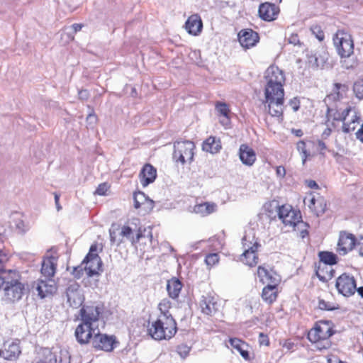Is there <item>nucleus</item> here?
I'll return each instance as SVG.
<instances>
[{
  "label": "nucleus",
  "mask_w": 363,
  "mask_h": 363,
  "mask_svg": "<svg viewBox=\"0 0 363 363\" xmlns=\"http://www.w3.org/2000/svg\"><path fill=\"white\" fill-rule=\"evenodd\" d=\"M80 274H77L74 279H70L67 280V287L66 289V293L67 292H81L80 291V286L79 284L76 281V279H80Z\"/></svg>",
  "instance_id": "nucleus-41"
},
{
  "label": "nucleus",
  "mask_w": 363,
  "mask_h": 363,
  "mask_svg": "<svg viewBox=\"0 0 363 363\" xmlns=\"http://www.w3.org/2000/svg\"><path fill=\"white\" fill-rule=\"evenodd\" d=\"M307 185L308 187L311 188V189H317L318 188V184L317 183L313 181V180H310V181H308L307 182Z\"/></svg>",
  "instance_id": "nucleus-64"
},
{
  "label": "nucleus",
  "mask_w": 363,
  "mask_h": 363,
  "mask_svg": "<svg viewBox=\"0 0 363 363\" xmlns=\"http://www.w3.org/2000/svg\"><path fill=\"white\" fill-rule=\"evenodd\" d=\"M264 78L266 84L284 86L285 76L284 72L277 66H269L265 71Z\"/></svg>",
  "instance_id": "nucleus-18"
},
{
  "label": "nucleus",
  "mask_w": 363,
  "mask_h": 363,
  "mask_svg": "<svg viewBox=\"0 0 363 363\" xmlns=\"http://www.w3.org/2000/svg\"><path fill=\"white\" fill-rule=\"evenodd\" d=\"M318 256L320 262L324 264L333 265L337 263V257L333 252L328 251L320 252Z\"/></svg>",
  "instance_id": "nucleus-37"
},
{
  "label": "nucleus",
  "mask_w": 363,
  "mask_h": 363,
  "mask_svg": "<svg viewBox=\"0 0 363 363\" xmlns=\"http://www.w3.org/2000/svg\"><path fill=\"white\" fill-rule=\"evenodd\" d=\"M218 209V206L213 202H203L196 203L193 208V212L202 216H207Z\"/></svg>",
  "instance_id": "nucleus-31"
},
{
  "label": "nucleus",
  "mask_w": 363,
  "mask_h": 363,
  "mask_svg": "<svg viewBox=\"0 0 363 363\" xmlns=\"http://www.w3.org/2000/svg\"><path fill=\"white\" fill-rule=\"evenodd\" d=\"M177 332V324L172 315H157L148 328V334L155 340H169Z\"/></svg>",
  "instance_id": "nucleus-2"
},
{
  "label": "nucleus",
  "mask_w": 363,
  "mask_h": 363,
  "mask_svg": "<svg viewBox=\"0 0 363 363\" xmlns=\"http://www.w3.org/2000/svg\"><path fill=\"white\" fill-rule=\"evenodd\" d=\"M118 343L115 335L101 333L99 330L91 341L92 347L95 350L106 352H112L118 346Z\"/></svg>",
  "instance_id": "nucleus-9"
},
{
  "label": "nucleus",
  "mask_w": 363,
  "mask_h": 363,
  "mask_svg": "<svg viewBox=\"0 0 363 363\" xmlns=\"http://www.w3.org/2000/svg\"><path fill=\"white\" fill-rule=\"evenodd\" d=\"M258 33L252 29H243L238 33V40L241 46L245 49L254 47L259 42Z\"/></svg>",
  "instance_id": "nucleus-20"
},
{
  "label": "nucleus",
  "mask_w": 363,
  "mask_h": 363,
  "mask_svg": "<svg viewBox=\"0 0 363 363\" xmlns=\"http://www.w3.org/2000/svg\"><path fill=\"white\" fill-rule=\"evenodd\" d=\"M329 55L323 50L308 56V60L309 65L315 69H325L328 67V60Z\"/></svg>",
  "instance_id": "nucleus-25"
},
{
  "label": "nucleus",
  "mask_w": 363,
  "mask_h": 363,
  "mask_svg": "<svg viewBox=\"0 0 363 363\" xmlns=\"http://www.w3.org/2000/svg\"><path fill=\"white\" fill-rule=\"evenodd\" d=\"M354 249L358 252L360 256H363V237H361L355 242Z\"/></svg>",
  "instance_id": "nucleus-53"
},
{
  "label": "nucleus",
  "mask_w": 363,
  "mask_h": 363,
  "mask_svg": "<svg viewBox=\"0 0 363 363\" xmlns=\"http://www.w3.org/2000/svg\"><path fill=\"white\" fill-rule=\"evenodd\" d=\"M4 299L9 303H14L21 299L24 294L25 284L18 279H12L10 281H5L4 283Z\"/></svg>",
  "instance_id": "nucleus-11"
},
{
  "label": "nucleus",
  "mask_w": 363,
  "mask_h": 363,
  "mask_svg": "<svg viewBox=\"0 0 363 363\" xmlns=\"http://www.w3.org/2000/svg\"><path fill=\"white\" fill-rule=\"evenodd\" d=\"M278 216L285 226L293 227L301 218L300 212L291 206H281L278 209Z\"/></svg>",
  "instance_id": "nucleus-15"
},
{
  "label": "nucleus",
  "mask_w": 363,
  "mask_h": 363,
  "mask_svg": "<svg viewBox=\"0 0 363 363\" xmlns=\"http://www.w3.org/2000/svg\"><path fill=\"white\" fill-rule=\"evenodd\" d=\"M59 255L54 248L48 250L43 259L40 272H56L58 270Z\"/></svg>",
  "instance_id": "nucleus-16"
},
{
  "label": "nucleus",
  "mask_w": 363,
  "mask_h": 363,
  "mask_svg": "<svg viewBox=\"0 0 363 363\" xmlns=\"http://www.w3.org/2000/svg\"><path fill=\"white\" fill-rule=\"evenodd\" d=\"M289 105L294 111H296L299 108L300 101L297 98L295 97L290 100Z\"/></svg>",
  "instance_id": "nucleus-56"
},
{
  "label": "nucleus",
  "mask_w": 363,
  "mask_h": 363,
  "mask_svg": "<svg viewBox=\"0 0 363 363\" xmlns=\"http://www.w3.org/2000/svg\"><path fill=\"white\" fill-rule=\"evenodd\" d=\"M318 307L321 310H326V311H333V310L337 308L335 303H330L328 301H325V300H323V299L319 300Z\"/></svg>",
  "instance_id": "nucleus-48"
},
{
  "label": "nucleus",
  "mask_w": 363,
  "mask_h": 363,
  "mask_svg": "<svg viewBox=\"0 0 363 363\" xmlns=\"http://www.w3.org/2000/svg\"><path fill=\"white\" fill-rule=\"evenodd\" d=\"M335 121L342 122V130L349 133L355 130L360 123V113L355 107L347 106L343 110L337 111L333 116Z\"/></svg>",
  "instance_id": "nucleus-6"
},
{
  "label": "nucleus",
  "mask_w": 363,
  "mask_h": 363,
  "mask_svg": "<svg viewBox=\"0 0 363 363\" xmlns=\"http://www.w3.org/2000/svg\"><path fill=\"white\" fill-rule=\"evenodd\" d=\"M279 293V291L278 289L269 288V286H264L262 289L261 297L263 301H264L266 303L272 305L277 301Z\"/></svg>",
  "instance_id": "nucleus-34"
},
{
  "label": "nucleus",
  "mask_w": 363,
  "mask_h": 363,
  "mask_svg": "<svg viewBox=\"0 0 363 363\" xmlns=\"http://www.w3.org/2000/svg\"><path fill=\"white\" fill-rule=\"evenodd\" d=\"M333 274H328V279H327V278H325V277H324L323 276H322V275H321L320 274H319V273L315 274V276H316V277H318L320 281H323V282H325V281H328V279H330L332 278Z\"/></svg>",
  "instance_id": "nucleus-62"
},
{
  "label": "nucleus",
  "mask_w": 363,
  "mask_h": 363,
  "mask_svg": "<svg viewBox=\"0 0 363 363\" xmlns=\"http://www.w3.org/2000/svg\"><path fill=\"white\" fill-rule=\"evenodd\" d=\"M182 288V284L179 279L172 278L167 281V289L169 296L172 298H177Z\"/></svg>",
  "instance_id": "nucleus-35"
},
{
  "label": "nucleus",
  "mask_w": 363,
  "mask_h": 363,
  "mask_svg": "<svg viewBox=\"0 0 363 363\" xmlns=\"http://www.w3.org/2000/svg\"><path fill=\"white\" fill-rule=\"evenodd\" d=\"M171 307L172 303L168 299L164 298L158 304V309L160 311V313L158 315H172L169 312Z\"/></svg>",
  "instance_id": "nucleus-42"
},
{
  "label": "nucleus",
  "mask_w": 363,
  "mask_h": 363,
  "mask_svg": "<svg viewBox=\"0 0 363 363\" xmlns=\"http://www.w3.org/2000/svg\"><path fill=\"white\" fill-rule=\"evenodd\" d=\"M335 333V325L331 320H320L309 329L306 337L315 350L323 351L331 347V337Z\"/></svg>",
  "instance_id": "nucleus-1"
},
{
  "label": "nucleus",
  "mask_w": 363,
  "mask_h": 363,
  "mask_svg": "<svg viewBox=\"0 0 363 363\" xmlns=\"http://www.w3.org/2000/svg\"><path fill=\"white\" fill-rule=\"evenodd\" d=\"M98 330V325H94L81 322L76 327L74 336L79 345H88L89 343L91 342L94 336L96 335Z\"/></svg>",
  "instance_id": "nucleus-12"
},
{
  "label": "nucleus",
  "mask_w": 363,
  "mask_h": 363,
  "mask_svg": "<svg viewBox=\"0 0 363 363\" xmlns=\"http://www.w3.org/2000/svg\"><path fill=\"white\" fill-rule=\"evenodd\" d=\"M345 91V86L341 84H335L333 92L328 96V99L339 100Z\"/></svg>",
  "instance_id": "nucleus-38"
},
{
  "label": "nucleus",
  "mask_w": 363,
  "mask_h": 363,
  "mask_svg": "<svg viewBox=\"0 0 363 363\" xmlns=\"http://www.w3.org/2000/svg\"><path fill=\"white\" fill-rule=\"evenodd\" d=\"M67 302L73 308H79L84 302V298L82 292H67L66 293Z\"/></svg>",
  "instance_id": "nucleus-36"
},
{
  "label": "nucleus",
  "mask_w": 363,
  "mask_h": 363,
  "mask_svg": "<svg viewBox=\"0 0 363 363\" xmlns=\"http://www.w3.org/2000/svg\"><path fill=\"white\" fill-rule=\"evenodd\" d=\"M191 350L190 347L186 344L182 343L177 346V352L182 358L186 357Z\"/></svg>",
  "instance_id": "nucleus-45"
},
{
  "label": "nucleus",
  "mask_w": 363,
  "mask_h": 363,
  "mask_svg": "<svg viewBox=\"0 0 363 363\" xmlns=\"http://www.w3.org/2000/svg\"><path fill=\"white\" fill-rule=\"evenodd\" d=\"M277 174L280 177H284L286 174L285 168L282 166H279L277 167Z\"/></svg>",
  "instance_id": "nucleus-58"
},
{
  "label": "nucleus",
  "mask_w": 363,
  "mask_h": 363,
  "mask_svg": "<svg viewBox=\"0 0 363 363\" xmlns=\"http://www.w3.org/2000/svg\"><path fill=\"white\" fill-rule=\"evenodd\" d=\"M82 27H83V25L80 24V23H74L72 26V28L74 30V33L79 31L82 28Z\"/></svg>",
  "instance_id": "nucleus-63"
},
{
  "label": "nucleus",
  "mask_w": 363,
  "mask_h": 363,
  "mask_svg": "<svg viewBox=\"0 0 363 363\" xmlns=\"http://www.w3.org/2000/svg\"><path fill=\"white\" fill-rule=\"evenodd\" d=\"M311 32L313 34L318 38L319 40H323L324 39V33L320 29V27L318 26H314L311 28Z\"/></svg>",
  "instance_id": "nucleus-51"
},
{
  "label": "nucleus",
  "mask_w": 363,
  "mask_h": 363,
  "mask_svg": "<svg viewBox=\"0 0 363 363\" xmlns=\"http://www.w3.org/2000/svg\"><path fill=\"white\" fill-rule=\"evenodd\" d=\"M120 235L130 240L135 244L144 235L140 227V220L138 218H133L121 227Z\"/></svg>",
  "instance_id": "nucleus-13"
},
{
  "label": "nucleus",
  "mask_w": 363,
  "mask_h": 363,
  "mask_svg": "<svg viewBox=\"0 0 363 363\" xmlns=\"http://www.w3.org/2000/svg\"><path fill=\"white\" fill-rule=\"evenodd\" d=\"M55 274H43L38 280L36 290L40 298L52 296L58 289V281L55 277Z\"/></svg>",
  "instance_id": "nucleus-7"
},
{
  "label": "nucleus",
  "mask_w": 363,
  "mask_h": 363,
  "mask_svg": "<svg viewBox=\"0 0 363 363\" xmlns=\"http://www.w3.org/2000/svg\"><path fill=\"white\" fill-rule=\"evenodd\" d=\"M21 353L19 342L6 341L0 350V357L6 360H16Z\"/></svg>",
  "instance_id": "nucleus-19"
},
{
  "label": "nucleus",
  "mask_w": 363,
  "mask_h": 363,
  "mask_svg": "<svg viewBox=\"0 0 363 363\" xmlns=\"http://www.w3.org/2000/svg\"><path fill=\"white\" fill-rule=\"evenodd\" d=\"M335 286L344 296H350L356 291V281L348 274H341L336 280Z\"/></svg>",
  "instance_id": "nucleus-14"
},
{
  "label": "nucleus",
  "mask_w": 363,
  "mask_h": 363,
  "mask_svg": "<svg viewBox=\"0 0 363 363\" xmlns=\"http://www.w3.org/2000/svg\"><path fill=\"white\" fill-rule=\"evenodd\" d=\"M244 252L240 256V262L249 267L255 266L257 264L258 257L257 252L259 244L255 237L252 230L245 232L242 239Z\"/></svg>",
  "instance_id": "nucleus-4"
},
{
  "label": "nucleus",
  "mask_w": 363,
  "mask_h": 363,
  "mask_svg": "<svg viewBox=\"0 0 363 363\" xmlns=\"http://www.w3.org/2000/svg\"><path fill=\"white\" fill-rule=\"evenodd\" d=\"M221 143L220 139L210 136L202 144V150L211 154H216L221 150Z\"/></svg>",
  "instance_id": "nucleus-32"
},
{
  "label": "nucleus",
  "mask_w": 363,
  "mask_h": 363,
  "mask_svg": "<svg viewBox=\"0 0 363 363\" xmlns=\"http://www.w3.org/2000/svg\"><path fill=\"white\" fill-rule=\"evenodd\" d=\"M354 92L359 99H363V79L357 81L353 86Z\"/></svg>",
  "instance_id": "nucleus-47"
},
{
  "label": "nucleus",
  "mask_w": 363,
  "mask_h": 363,
  "mask_svg": "<svg viewBox=\"0 0 363 363\" xmlns=\"http://www.w3.org/2000/svg\"><path fill=\"white\" fill-rule=\"evenodd\" d=\"M185 28L189 34L197 35L201 32L203 28L202 21L198 14H194L189 17Z\"/></svg>",
  "instance_id": "nucleus-30"
},
{
  "label": "nucleus",
  "mask_w": 363,
  "mask_h": 363,
  "mask_svg": "<svg viewBox=\"0 0 363 363\" xmlns=\"http://www.w3.org/2000/svg\"><path fill=\"white\" fill-rule=\"evenodd\" d=\"M296 149L298 152L301 154L302 164H304L309 157H311L310 152H308L306 148V144L304 141L300 140L296 143Z\"/></svg>",
  "instance_id": "nucleus-39"
},
{
  "label": "nucleus",
  "mask_w": 363,
  "mask_h": 363,
  "mask_svg": "<svg viewBox=\"0 0 363 363\" xmlns=\"http://www.w3.org/2000/svg\"><path fill=\"white\" fill-rule=\"evenodd\" d=\"M157 177L156 169L151 164H145L139 174L140 182L143 187L152 183Z\"/></svg>",
  "instance_id": "nucleus-26"
},
{
  "label": "nucleus",
  "mask_w": 363,
  "mask_h": 363,
  "mask_svg": "<svg viewBox=\"0 0 363 363\" xmlns=\"http://www.w3.org/2000/svg\"><path fill=\"white\" fill-rule=\"evenodd\" d=\"M195 145L191 141H178L174 143L173 158L176 162L184 164L191 162L194 157Z\"/></svg>",
  "instance_id": "nucleus-10"
},
{
  "label": "nucleus",
  "mask_w": 363,
  "mask_h": 363,
  "mask_svg": "<svg viewBox=\"0 0 363 363\" xmlns=\"http://www.w3.org/2000/svg\"><path fill=\"white\" fill-rule=\"evenodd\" d=\"M200 306L202 313L208 315H214L218 310L216 299L211 295L203 296L201 300Z\"/></svg>",
  "instance_id": "nucleus-27"
},
{
  "label": "nucleus",
  "mask_w": 363,
  "mask_h": 363,
  "mask_svg": "<svg viewBox=\"0 0 363 363\" xmlns=\"http://www.w3.org/2000/svg\"><path fill=\"white\" fill-rule=\"evenodd\" d=\"M103 311L104 306L96 302L83 306L79 311L81 322L96 325Z\"/></svg>",
  "instance_id": "nucleus-8"
},
{
  "label": "nucleus",
  "mask_w": 363,
  "mask_h": 363,
  "mask_svg": "<svg viewBox=\"0 0 363 363\" xmlns=\"http://www.w3.org/2000/svg\"><path fill=\"white\" fill-rule=\"evenodd\" d=\"M216 110L218 113V116H226L230 115V109L225 103L218 102L216 104Z\"/></svg>",
  "instance_id": "nucleus-44"
},
{
  "label": "nucleus",
  "mask_w": 363,
  "mask_h": 363,
  "mask_svg": "<svg viewBox=\"0 0 363 363\" xmlns=\"http://www.w3.org/2000/svg\"><path fill=\"white\" fill-rule=\"evenodd\" d=\"M355 238L352 234L347 233H341L337 243V251L341 255H345L353 248L355 245Z\"/></svg>",
  "instance_id": "nucleus-23"
},
{
  "label": "nucleus",
  "mask_w": 363,
  "mask_h": 363,
  "mask_svg": "<svg viewBox=\"0 0 363 363\" xmlns=\"http://www.w3.org/2000/svg\"><path fill=\"white\" fill-rule=\"evenodd\" d=\"M101 267L102 262L99 256L89 257L86 255L81 266L74 268V272H80L82 268H84L86 272H99V271L101 270Z\"/></svg>",
  "instance_id": "nucleus-22"
},
{
  "label": "nucleus",
  "mask_w": 363,
  "mask_h": 363,
  "mask_svg": "<svg viewBox=\"0 0 363 363\" xmlns=\"http://www.w3.org/2000/svg\"><path fill=\"white\" fill-rule=\"evenodd\" d=\"M264 96L269 113L273 117L281 118L284 102V86L266 84Z\"/></svg>",
  "instance_id": "nucleus-3"
},
{
  "label": "nucleus",
  "mask_w": 363,
  "mask_h": 363,
  "mask_svg": "<svg viewBox=\"0 0 363 363\" xmlns=\"http://www.w3.org/2000/svg\"><path fill=\"white\" fill-rule=\"evenodd\" d=\"M260 281L265 285L264 286L278 289L281 277L279 274H260Z\"/></svg>",
  "instance_id": "nucleus-33"
},
{
  "label": "nucleus",
  "mask_w": 363,
  "mask_h": 363,
  "mask_svg": "<svg viewBox=\"0 0 363 363\" xmlns=\"http://www.w3.org/2000/svg\"><path fill=\"white\" fill-rule=\"evenodd\" d=\"M219 261L218 254L212 253L209 254L206 257L205 262L206 264L210 267L208 269H211V267H213L215 264H218Z\"/></svg>",
  "instance_id": "nucleus-46"
},
{
  "label": "nucleus",
  "mask_w": 363,
  "mask_h": 363,
  "mask_svg": "<svg viewBox=\"0 0 363 363\" xmlns=\"http://www.w3.org/2000/svg\"><path fill=\"white\" fill-rule=\"evenodd\" d=\"M291 228H293V230L294 231L299 233V235L302 238H305L308 234V231H307L308 225L306 223L303 222L301 220V218L299 219L298 220V222H296V224Z\"/></svg>",
  "instance_id": "nucleus-40"
},
{
  "label": "nucleus",
  "mask_w": 363,
  "mask_h": 363,
  "mask_svg": "<svg viewBox=\"0 0 363 363\" xmlns=\"http://www.w3.org/2000/svg\"><path fill=\"white\" fill-rule=\"evenodd\" d=\"M317 149L318 151H320V152L321 154H323V151L325 150L326 149V145L325 144L321 141V140H318L317 142Z\"/></svg>",
  "instance_id": "nucleus-59"
},
{
  "label": "nucleus",
  "mask_w": 363,
  "mask_h": 363,
  "mask_svg": "<svg viewBox=\"0 0 363 363\" xmlns=\"http://www.w3.org/2000/svg\"><path fill=\"white\" fill-rule=\"evenodd\" d=\"M134 207L143 213H149L154 207V202L143 192H135L133 195Z\"/></svg>",
  "instance_id": "nucleus-24"
},
{
  "label": "nucleus",
  "mask_w": 363,
  "mask_h": 363,
  "mask_svg": "<svg viewBox=\"0 0 363 363\" xmlns=\"http://www.w3.org/2000/svg\"><path fill=\"white\" fill-rule=\"evenodd\" d=\"M279 11V6L269 2L261 4L258 10L259 17L262 20L269 22L277 19Z\"/></svg>",
  "instance_id": "nucleus-21"
},
{
  "label": "nucleus",
  "mask_w": 363,
  "mask_h": 363,
  "mask_svg": "<svg viewBox=\"0 0 363 363\" xmlns=\"http://www.w3.org/2000/svg\"><path fill=\"white\" fill-rule=\"evenodd\" d=\"M333 42L337 52L342 59L348 58L353 54L354 43L351 35L348 33L338 30L333 38ZM341 62L346 69L352 67V65H349L346 60H342Z\"/></svg>",
  "instance_id": "nucleus-5"
},
{
  "label": "nucleus",
  "mask_w": 363,
  "mask_h": 363,
  "mask_svg": "<svg viewBox=\"0 0 363 363\" xmlns=\"http://www.w3.org/2000/svg\"><path fill=\"white\" fill-rule=\"evenodd\" d=\"M229 342L230 345L240 354L245 360H250L251 358L249 351L250 346L249 344L237 337L230 338Z\"/></svg>",
  "instance_id": "nucleus-29"
},
{
  "label": "nucleus",
  "mask_w": 363,
  "mask_h": 363,
  "mask_svg": "<svg viewBox=\"0 0 363 363\" xmlns=\"http://www.w3.org/2000/svg\"><path fill=\"white\" fill-rule=\"evenodd\" d=\"M219 121L222 125L225 126V128L228 127L230 122V115L226 116H219Z\"/></svg>",
  "instance_id": "nucleus-57"
},
{
  "label": "nucleus",
  "mask_w": 363,
  "mask_h": 363,
  "mask_svg": "<svg viewBox=\"0 0 363 363\" xmlns=\"http://www.w3.org/2000/svg\"><path fill=\"white\" fill-rule=\"evenodd\" d=\"M289 43L294 45H300V40L297 34L291 33L287 38Z\"/></svg>",
  "instance_id": "nucleus-55"
},
{
  "label": "nucleus",
  "mask_w": 363,
  "mask_h": 363,
  "mask_svg": "<svg viewBox=\"0 0 363 363\" xmlns=\"http://www.w3.org/2000/svg\"><path fill=\"white\" fill-rule=\"evenodd\" d=\"M303 202L318 216L323 214L326 209L325 201L319 195L310 194L305 197Z\"/></svg>",
  "instance_id": "nucleus-17"
},
{
  "label": "nucleus",
  "mask_w": 363,
  "mask_h": 363,
  "mask_svg": "<svg viewBox=\"0 0 363 363\" xmlns=\"http://www.w3.org/2000/svg\"><path fill=\"white\" fill-rule=\"evenodd\" d=\"M356 137L358 140L363 143V124L361 125L360 128L357 131Z\"/></svg>",
  "instance_id": "nucleus-61"
},
{
  "label": "nucleus",
  "mask_w": 363,
  "mask_h": 363,
  "mask_svg": "<svg viewBox=\"0 0 363 363\" xmlns=\"http://www.w3.org/2000/svg\"><path fill=\"white\" fill-rule=\"evenodd\" d=\"M100 274H86V278L84 279V286L92 288L97 287L98 277Z\"/></svg>",
  "instance_id": "nucleus-43"
},
{
  "label": "nucleus",
  "mask_w": 363,
  "mask_h": 363,
  "mask_svg": "<svg viewBox=\"0 0 363 363\" xmlns=\"http://www.w3.org/2000/svg\"><path fill=\"white\" fill-rule=\"evenodd\" d=\"M79 97L82 100H86L89 97V93L86 90H81L78 93Z\"/></svg>",
  "instance_id": "nucleus-60"
},
{
  "label": "nucleus",
  "mask_w": 363,
  "mask_h": 363,
  "mask_svg": "<svg viewBox=\"0 0 363 363\" xmlns=\"http://www.w3.org/2000/svg\"><path fill=\"white\" fill-rule=\"evenodd\" d=\"M16 228L19 230L21 232H26L28 230L27 225L24 223V222L20 218H18L16 223Z\"/></svg>",
  "instance_id": "nucleus-54"
},
{
  "label": "nucleus",
  "mask_w": 363,
  "mask_h": 363,
  "mask_svg": "<svg viewBox=\"0 0 363 363\" xmlns=\"http://www.w3.org/2000/svg\"><path fill=\"white\" fill-rule=\"evenodd\" d=\"M109 189V186L107 183H102L99 185L95 193L99 196H105Z\"/></svg>",
  "instance_id": "nucleus-52"
},
{
  "label": "nucleus",
  "mask_w": 363,
  "mask_h": 363,
  "mask_svg": "<svg viewBox=\"0 0 363 363\" xmlns=\"http://www.w3.org/2000/svg\"><path fill=\"white\" fill-rule=\"evenodd\" d=\"M102 250V245L101 244L94 242L93 243L89 249V252L87 254V256L92 257V256H99L98 252Z\"/></svg>",
  "instance_id": "nucleus-49"
},
{
  "label": "nucleus",
  "mask_w": 363,
  "mask_h": 363,
  "mask_svg": "<svg viewBox=\"0 0 363 363\" xmlns=\"http://www.w3.org/2000/svg\"><path fill=\"white\" fill-rule=\"evenodd\" d=\"M258 342L260 346L268 347L270 345L269 336L263 333L259 334Z\"/></svg>",
  "instance_id": "nucleus-50"
},
{
  "label": "nucleus",
  "mask_w": 363,
  "mask_h": 363,
  "mask_svg": "<svg viewBox=\"0 0 363 363\" xmlns=\"http://www.w3.org/2000/svg\"><path fill=\"white\" fill-rule=\"evenodd\" d=\"M239 157L242 163L247 166H252L256 161L255 152L246 144L240 146Z\"/></svg>",
  "instance_id": "nucleus-28"
}]
</instances>
